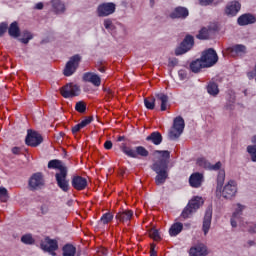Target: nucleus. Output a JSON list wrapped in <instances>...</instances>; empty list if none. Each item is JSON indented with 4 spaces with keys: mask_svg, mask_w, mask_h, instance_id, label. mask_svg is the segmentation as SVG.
<instances>
[{
    "mask_svg": "<svg viewBox=\"0 0 256 256\" xmlns=\"http://www.w3.org/2000/svg\"><path fill=\"white\" fill-rule=\"evenodd\" d=\"M31 39H33V34H31V32H29V31H24L23 38H20L19 41L21 43H24V45H27V43H29V41H31Z\"/></svg>",
    "mask_w": 256,
    "mask_h": 256,
    "instance_id": "37998d69",
    "label": "nucleus"
},
{
    "mask_svg": "<svg viewBox=\"0 0 256 256\" xmlns=\"http://www.w3.org/2000/svg\"><path fill=\"white\" fill-rule=\"evenodd\" d=\"M230 53L233 55H237L238 57H243V55H247V46L243 44H236L229 48Z\"/></svg>",
    "mask_w": 256,
    "mask_h": 256,
    "instance_id": "5701e85b",
    "label": "nucleus"
},
{
    "mask_svg": "<svg viewBox=\"0 0 256 256\" xmlns=\"http://www.w3.org/2000/svg\"><path fill=\"white\" fill-rule=\"evenodd\" d=\"M50 3H51L52 11L56 15H63V13L67 11L65 2H63V0H51Z\"/></svg>",
    "mask_w": 256,
    "mask_h": 256,
    "instance_id": "f3484780",
    "label": "nucleus"
},
{
    "mask_svg": "<svg viewBox=\"0 0 256 256\" xmlns=\"http://www.w3.org/2000/svg\"><path fill=\"white\" fill-rule=\"evenodd\" d=\"M179 61L177 58L170 59L168 62L169 67H177Z\"/></svg>",
    "mask_w": 256,
    "mask_h": 256,
    "instance_id": "864d4df0",
    "label": "nucleus"
},
{
    "mask_svg": "<svg viewBox=\"0 0 256 256\" xmlns=\"http://www.w3.org/2000/svg\"><path fill=\"white\" fill-rule=\"evenodd\" d=\"M154 155H159L157 160H154L151 165L152 171L156 173V185H164L169 178V159H171V152L168 150H156Z\"/></svg>",
    "mask_w": 256,
    "mask_h": 256,
    "instance_id": "f257e3e1",
    "label": "nucleus"
},
{
    "mask_svg": "<svg viewBox=\"0 0 256 256\" xmlns=\"http://www.w3.org/2000/svg\"><path fill=\"white\" fill-rule=\"evenodd\" d=\"M117 9V5L113 2H104L98 5L96 9V13L98 17H109V15H113L115 10Z\"/></svg>",
    "mask_w": 256,
    "mask_h": 256,
    "instance_id": "0eeeda50",
    "label": "nucleus"
},
{
    "mask_svg": "<svg viewBox=\"0 0 256 256\" xmlns=\"http://www.w3.org/2000/svg\"><path fill=\"white\" fill-rule=\"evenodd\" d=\"M207 246L202 243H198L190 248V256H206L207 255Z\"/></svg>",
    "mask_w": 256,
    "mask_h": 256,
    "instance_id": "dca6fc26",
    "label": "nucleus"
},
{
    "mask_svg": "<svg viewBox=\"0 0 256 256\" xmlns=\"http://www.w3.org/2000/svg\"><path fill=\"white\" fill-rule=\"evenodd\" d=\"M26 145L30 147H38L43 143V136L36 131L28 130V134L26 136Z\"/></svg>",
    "mask_w": 256,
    "mask_h": 256,
    "instance_id": "9b49d317",
    "label": "nucleus"
},
{
    "mask_svg": "<svg viewBox=\"0 0 256 256\" xmlns=\"http://www.w3.org/2000/svg\"><path fill=\"white\" fill-rule=\"evenodd\" d=\"M156 99L161 102V111H167V104L169 103V96L163 93H156Z\"/></svg>",
    "mask_w": 256,
    "mask_h": 256,
    "instance_id": "c85d7f7f",
    "label": "nucleus"
},
{
    "mask_svg": "<svg viewBox=\"0 0 256 256\" xmlns=\"http://www.w3.org/2000/svg\"><path fill=\"white\" fill-rule=\"evenodd\" d=\"M211 219H213V210L211 208H208L205 212L204 220H203V232L204 235H207L209 233V229H211Z\"/></svg>",
    "mask_w": 256,
    "mask_h": 256,
    "instance_id": "6ab92c4d",
    "label": "nucleus"
},
{
    "mask_svg": "<svg viewBox=\"0 0 256 256\" xmlns=\"http://www.w3.org/2000/svg\"><path fill=\"white\" fill-rule=\"evenodd\" d=\"M50 211H51V201H45L44 203H42V205L40 206V213L42 215H48Z\"/></svg>",
    "mask_w": 256,
    "mask_h": 256,
    "instance_id": "c9c22d12",
    "label": "nucleus"
},
{
    "mask_svg": "<svg viewBox=\"0 0 256 256\" xmlns=\"http://www.w3.org/2000/svg\"><path fill=\"white\" fill-rule=\"evenodd\" d=\"M75 110L78 113H85L87 111V104L83 101H79L75 105Z\"/></svg>",
    "mask_w": 256,
    "mask_h": 256,
    "instance_id": "c03bdc74",
    "label": "nucleus"
},
{
    "mask_svg": "<svg viewBox=\"0 0 256 256\" xmlns=\"http://www.w3.org/2000/svg\"><path fill=\"white\" fill-rule=\"evenodd\" d=\"M237 195V182L230 180L225 184L222 190V197L224 199H233Z\"/></svg>",
    "mask_w": 256,
    "mask_h": 256,
    "instance_id": "f8f14e48",
    "label": "nucleus"
},
{
    "mask_svg": "<svg viewBox=\"0 0 256 256\" xmlns=\"http://www.w3.org/2000/svg\"><path fill=\"white\" fill-rule=\"evenodd\" d=\"M8 29H9V24H7L6 22H2L0 24V37H3V35L7 33Z\"/></svg>",
    "mask_w": 256,
    "mask_h": 256,
    "instance_id": "09e8293b",
    "label": "nucleus"
},
{
    "mask_svg": "<svg viewBox=\"0 0 256 256\" xmlns=\"http://www.w3.org/2000/svg\"><path fill=\"white\" fill-rule=\"evenodd\" d=\"M41 248L43 251H46V253L56 256L57 253H55V251L59 249V244L57 243V240L46 238L45 241L41 243Z\"/></svg>",
    "mask_w": 256,
    "mask_h": 256,
    "instance_id": "ddd939ff",
    "label": "nucleus"
},
{
    "mask_svg": "<svg viewBox=\"0 0 256 256\" xmlns=\"http://www.w3.org/2000/svg\"><path fill=\"white\" fill-rule=\"evenodd\" d=\"M153 251H155V245L154 244L151 245L150 253H153Z\"/></svg>",
    "mask_w": 256,
    "mask_h": 256,
    "instance_id": "338daca9",
    "label": "nucleus"
},
{
    "mask_svg": "<svg viewBox=\"0 0 256 256\" xmlns=\"http://www.w3.org/2000/svg\"><path fill=\"white\" fill-rule=\"evenodd\" d=\"M104 27L108 31H113V29H115V25H113V21H111V19L104 20Z\"/></svg>",
    "mask_w": 256,
    "mask_h": 256,
    "instance_id": "de8ad7c7",
    "label": "nucleus"
},
{
    "mask_svg": "<svg viewBox=\"0 0 256 256\" xmlns=\"http://www.w3.org/2000/svg\"><path fill=\"white\" fill-rule=\"evenodd\" d=\"M200 5L207 7V5H211L213 3V0H198Z\"/></svg>",
    "mask_w": 256,
    "mask_h": 256,
    "instance_id": "5fc2aeb1",
    "label": "nucleus"
},
{
    "mask_svg": "<svg viewBox=\"0 0 256 256\" xmlns=\"http://www.w3.org/2000/svg\"><path fill=\"white\" fill-rule=\"evenodd\" d=\"M48 169H58L59 172L55 174L56 183L58 187L67 193L69 191V180H67V166L61 160H50L48 162Z\"/></svg>",
    "mask_w": 256,
    "mask_h": 256,
    "instance_id": "f03ea898",
    "label": "nucleus"
},
{
    "mask_svg": "<svg viewBox=\"0 0 256 256\" xmlns=\"http://www.w3.org/2000/svg\"><path fill=\"white\" fill-rule=\"evenodd\" d=\"M144 105L146 109H150L151 111L155 109V97L145 98Z\"/></svg>",
    "mask_w": 256,
    "mask_h": 256,
    "instance_id": "a19ab883",
    "label": "nucleus"
},
{
    "mask_svg": "<svg viewBox=\"0 0 256 256\" xmlns=\"http://www.w3.org/2000/svg\"><path fill=\"white\" fill-rule=\"evenodd\" d=\"M181 231H183V223L181 222L174 223L169 229L171 237H177Z\"/></svg>",
    "mask_w": 256,
    "mask_h": 256,
    "instance_id": "7c9ffc66",
    "label": "nucleus"
},
{
    "mask_svg": "<svg viewBox=\"0 0 256 256\" xmlns=\"http://www.w3.org/2000/svg\"><path fill=\"white\" fill-rule=\"evenodd\" d=\"M81 59L82 57L79 54L70 57L63 70L65 77H71V75L77 71L79 68V63H81Z\"/></svg>",
    "mask_w": 256,
    "mask_h": 256,
    "instance_id": "39448f33",
    "label": "nucleus"
},
{
    "mask_svg": "<svg viewBox=\"0 0 256 256\" xmlns=\"http://www.w3.org/2000/svg\"><path fill=\"white\" fill-rule=\"evenodd\" d=\"M189 183L191 187L199 188L201 187V184L203 183V174L196 172L192 174L189 178Z\"/></svg>",
    "mask_w": 256,
    "mask_h": 256,
    "instance_id": "4be33fe9",
    "label": "nucleus"
},
{
    "mask_svg": "<svg viewBox=\"0 0 256 256\" xmlns=\"http://www.w3.org/2000/svg\"><path fill=\"white\" fill-rule=\"evenodd\" d=\"M8 35L14 39H17V37L21 35V29L19 28V23H17V21L12 22L8 27Z\"/></svg>",
    "mask_w": 256,
    "mask_h": 256,
    "instance_id": "a878e982",
    "label": "nucleus"
},
{
    "mask_svg": "<svg viewBox=\"0 0 256 256\" xmlns=\"http://www.w3.org/2000/svg\"><path fill=\"white\" fill-rule=\"evenodd\" d=\"M207 68L203 62V60L197 59L196 61H193L190 64V69L193 73H199V71H201L202 69Z\"/></svg>",
    "mask_w": 256,
    "mask_h": 256,
    "instance_id": "c756f323",
    "label": "nucleus"
},
{
    "mask_svg": "<svg viewBox=\"0 0 256 256\" xmlns=\"http://www.w3.org/2000/svg\"><path fill=\"white\" fill-rule=\"evenodd\" d=\"M146 141H150L153 145H161L163 143V136L159 132H152L146 137Z\"/></svg>",
    "mask_w": 256,
    "mask_h": 256,
    "instance_id": "cd10ccee",
    "label": "nucleus"
},
{
    "mask_svg": "<svg viewBox=\"0 0 256 256\" xmlns=\"http://www.w3.org/2000/svg\"><path fill=\"white\" fill-rule=\"evenodd\" d=\"M35 9H38V10H41L43 9V3L42 2H39L35 5Z\"/></svg>",
    "mask_w": 256,
    "mask_h": 256,
    "instance_id": "680f3d73",
    "label": "nucleus"
},
{
    "mask_svg": "<svg viewBox=\"0 0 256 256\" xmlns=\"http://www.w3.org/2000/svg\"><path fill=\"white\" fill-rule=\"evenodd\" d=\"M149 235L154 241H159L161 239V235H159V230L157 229H151L149 231Z\"/></svg>",
    "mask_w": 256,
    "mask_h": 256,
    "instance_id": "49530a36",
    "label": "nucleus"
},
{
    "mask_svg": "<svg viewBox=\"0 0 256 256\" xmlns=\"http://www.w3.org/2000/svg\"><path fill=\"white\" fill-rule=\"evenodd\" d=\"M104 148L105 149H113V142H111V140H107L105 143H104Z\"/></svg>",
    "mask_w": 256,
    "mask_h": 256,
    "instance_id": "13d9d810",
    "label": "nucleus"
},
{
    "mask_svg": "<svg viewBox=\"0 0 256 256\" xmlns=\"http://www.w3.org/2000/svg\"><path fill=\"white\" fill-rule=\"evenodd\" d=\"M215 31V28H212L211 26L202 28L199 33L196 35L197 39H200L202 41H205L211 37V34Z\"/></svg>",
    "mask_w": 256,
    "mask_h": 256,
    "instance_id": "b1692460",
    "label": "nucleus"
},
{
    "mask_svg": "<svg viewBox=\"0 0 256 256\" xmlns=\"http://www.w3.org/2000/svg\"><path fill=\"white\" fill-rule=\"evenodd\" d=\"M138 155L140 157H149V151L143 146H138L136 147V158Z\"/></svg>",
    "mask_w": 256,
    "mask_h": 256,
    "instance_id": "79ce46f5",
    "label": "nucleus"
},
{
    "mask_svg": "<svg viewBox=\"0 0 256 256\" xmlns=\"http://www.w3.org/2000/svg\"><path fill=\"white\" fill-rule=\"evenodd\" d=\"M22 243L25 245H33L35 243V240L33 239V236L31 234H25L21 237Z\"/></svg>",
    "mask_w": 256,
    "mask_h": 256,
    "instance_id": "a18cd8bd",
    "label": "nucleus"
},
{
    "mask_svg": "<svg viewBox=\"0 0 256 256\" xmlns=\"http://www.w3.org/2000/svg\"><path fill=\"white\" fill-rule=\"evenodd\" d=\"M150 256H157V251L150 252Z\"/></svg>",
    "mask_w": 256,
    "mask_h": 256,
    "instance_id": "774afa93",
    "label": "nucleus"
},
{
    "mask_svg": "<svg viewBox=\"0 0 256 256\" xmlns=\"http://www.w3.org/2000/svg\"><path fill=\"white\" fill-rule=\"evenodd\" d=\"M201 205H203V198H193L182 211V217L184 219H189V217H191V215H193V213H195V211H197V209H199Z\"/></svg>",
    "mask_w": 256,
    "mask_h": 256,
    "instance_id": "20e7f679",
    "label": "nucleus"
},
{
    "mask_svg": "<svg viewBox=\"0 0 256 256\" xmlns=\"http://www.w3.org/2000/svg\"><path fill=\"white\" fill-rule=\"evenodd\" d=\"M253 145H249L247 147V151L252 159V161L256 162V135L252 138Z\"/></svg>",
    "mask_w": 256,
    "mask_h": 256,
    "instance_id": "473e14b6",
    "label": "nucleus"
},
{
    "mask_svg": "<svg viewBox=\"0 0 256 256\" xmlns=\"http://www.w3.org/2000/svg\"><path fill=\"white\" fill-rule=\"evenodd\" d=\"M201 61L204 62V66L206 68L213 67V65H217V61H219V56L217 52L210 48L202 53Z\"/></svg>",
    "mask_w": 256,
    "mask_h": 256,
    "instance_id": "423d86ee",
    "label": "nucleus"
},
{
    "mask_svg": "<svg viewBox=\"0 0 256 256\" xmlns=\"http://www.w3.org/2000/svg\"><path fill=\"white\" fill-rule=\"evenodd\" d=\"M239 11H241V3L238 1H232L226 6L225 13L230 17H235Z\"/></svg>",
    "mask_w": 256,
    "mask_h": 256,
    "instance_id": "a211bd4d",
    "label": "nucleus"
},
{
    "mask_svg": "<svg viewBox=\"0 0 256 256\" xmlns=\"http://www.w3.org/2000/svg\"><path fill=\"white\" fill-rule=\"evenodd\" d=\"M91 121H93V117H87L86 119L82 120L79 124L80 127H82V129L84 127H87V125H89L91 123Z\"/></svg>",
    "mask_w": 256,
    "mask_h": 256,
    "instance_id": "8fccbe9b",
    "label": "nucleus"
},
{
    "mask_svg": "<svg viewBox=\"0 0 256 256\" xmlns=\"http://www.w3.org/2000/svg\"><path fill=\"white\" fill-rule=\"evenodd\" d=\"M123 153H125V155H127L128 157H132L133 159H137V152H136V148L133 150L127 146H124L122 148Z\"/></svg>",
    "mask_w": 256,
    "mask_h": 256,
    "instance_id": "58836bf2",
    "label": "nucleus"
},
{
    "mask_svg": "<svg viewBox=\"0 0 256 256\" xmlns=\"http://www.w3.org/2000/svg\"><path fill=\"white\" fill-rule=\"evenodd\" d=\"M82 126L80 124H76L75 126L72 127V133H79L81 131Z\"/></svg>",
    "mask_w": 256,
    "mask_h": 256,
    "instance_id": "6e6d98bb",
    "label": "nucleus"
},
{
    "mask_svg": "<svg viewBox=\"0 0 256 256\" xmlns=\"http://www.w3.org/2000/svg\"><path fill=\"white\" fill-rule=\"evenodd\" d=\"M111 221H113V214L108 212L102 215L99 223L100 225H107V223H111Z\"/></svg>",
    "mask_w": 256,
    "mask_h": 256,
    "instance_id": "e433bc0d",
    "label": "nucleus"
},
{
    "mask_svg": "<svg viewBox=\"0 0 256 256\" xmlns=\"http://www.w3.org/2000/svg\"><path fill=\"white\" fill-rule=\"evenodd\" d=\"M104 91L106 93L107 101H109V99H113V97H115V92H113V90H111V88H106Z\"/></svg>",
    "mask_w": 256,
    "mask_h": 256,
    "instance_id": "603ef678",
    "label": "nucleus"
},
{
    "mask_svg": "<svg viewBox=\"0 0 256 256\" xmlns=\"http://www.w3.org/2000/svg\"><path fill=\"white\" fill-rule=\"evenodd\" d=\"M248 232L251 233L252 235L256 233V223L254 224V226L249 228Z\"/></svg>",
    "mask_w": 256,
    "mask_h": 256,
    "instance_id": "052dcab7",
    "label": "nucleus"
},
{
    "mask_svg": "<svg viewBox=\"0 0 256 256\" xmlns=\"http://www.w3.org/2000/svg\"><path fill=\"white\" fill-rule=\"evenodd\" d=\"M196 164L198 167H202L203 169H209L211 162L207 161V159L201 157L196 160Z\"/></svg>",
    "mask_w": 256,
    "mask_h": 256,
    "instance_id": "ea45409f",
    "label": "nucleus"
},
{
    "mask_svg": "<svg viewBox=\"0 0 256 256\" xmlns=\"http://www.w3.org/2000/svg\"><path fill=\"white\" fill-rule=\"evenodd\" d=\"M100 255H107V249H102L99 251Z\"/></svg>",
    "mask_w": 256,
    "mask_h": 256,
    "instance_id": "69168bd1",
    "label": "nucleus"
},
{
    "mask_svg": "<svg viewBox=\"0 0 256 256\" xmlns=\"http://www.w3.org/2000/svg\"><path fill=\"white\" fill-rule=\"evenodd\" d=\"M255 21H256L255 16L251 14H243L238 18V24L241 26L251 25L255 23Z\"/></svg>",
    "mask_w": 256,
    "mask_h": 256,
    "instance_id": "bb28decb",
    "label": "nucleus"
},
{
    "mask_svg": "<svg viewBox=\"0 0 256 256\" xmlns=\"http://www.w3.org/2000/svg\"><path fill=\"white\" fill-rule=\"evenodd\" d=\"M72 187H74V189H77V191H83V189L87 187V179L81 176H75L72 179Z\"/></svg>",
    "mask_w": 256,
    "mask_h": 256,
    "instance_id": "412c9836",
    "label": "nucleus"
},
{
    "mask_svg": "<svg viewBox=\"0 0 256 256\" xmlns=\"http://www.w3.org/2000/svg\"><path fill=\"white\" fill-rule=\"evenodd\" d=\"M222 163L221 162H217L216 164H214V165H212L211 163H210V167L208 168L209 169V171H219V169H221V167H222Z\"/></svg>",
    "mask_w": 256,
    "mask_h": 256,
    "instance_id": "3c124183",
    "label": "nucleus"
},
{
    "mask_svg": "<svg viewBox=\"0 0 256 256\" xmlns=\"http://www.w3.org/2000/svg\"><path fill=\"white\" fill-rule=\"evenodd\" d=\"M246 208L247 207L245 205H242L241 203L236 204L235 210L230 220L231 227L233 228L237 227V220L241 219V216L243 215V211H245Z\"/></svg>",
    "mask_w": 256,
    "mask_h": 256,
    "instance_id": "4468645a",
    "label": "nucleus"
},
{
    "mask_svg": "<svg viewBox=\"0 0 256 256\" xmlns=\"http://www.w3.org/2000/svg\"><path fill=\"white\" fill-rule=\"evenodd\" d=\"M179 78L183 81L184 79H187V73L184 70H180L178 72Z\"/></svg>",
    "mask_w": 256,
    "mask_h": 256,
    "instance_id": "4d7b16f0",
    "label": "nucleus"
},
{
    "mask_svg": "<svg viewBox=\"0 0 256 256\" xmlns=\"http://www.w3.org/2000/svg\"><path fill=\"white\" fill-rule=\"evenodd\" d=\"M60 93L64 99H69L71 97H77L81 93V89L76 84L69 83L60 88Z\"/></svg>",
    "mask_w": 256,
    "mask_h": 256,
    "instance_id": "6e6552de",
    "label": "nucleus"
},
{
    "mask_svg": "<svg viewBox=\"0 0 256 256\" xmlns=\"http://www.w3.org/2000/svg\"><path fill=\"white\" fill-rule=\"evenodd\" d=\"M247 244H248L249 247H255V241H253V240H249L247 242Z\"/></svg>",
    "mask_w": 256,
    "mask_h": 256,
    "instance_id": "0e129e2a",
    "label": "nucleus"
},
{
    "mask_svg": "<svg viewBox=\"0 0 256 256\" xmlns=\"http://www.w3.org/2000/svg\"><path fill=\"white\" fill-rule=\"evenodd\" d=\"M225 183V170H220L217 177V191H221Z\"/></svg>",
    "mask_w": 256,
    "mask_h": 256,
    "instance_id": "72a5a7b5",
    "label": "nucleus"
},
{
    "mask_svg": "<svg viewBox=\"0 0 256 256\" xmlns=\"http://www.w3.org/2000/svg\"><path fill=\"white\" fill-rule=\"evenodd\" d=\"M247 77H248V79H250V80H251V79H255L256 74H255L254 70L248 72V73H247Z\"/></svg>",
    "mask_w": 256,
    "mask_h": 256,
    "instance_id": "bf43d9fd",
    "label": "nucleus"
},
{
    "mask_svg": "<svg viewBox=\"0 0 256 256\" xmlns=\"http://www.w3.org/2000/svg\"><path fill=\"white\" fill-rule=\"evenodd\" d=\"M170 19H187L189 17V10L185 7H176L170 14Z\"/></svg>",
    "mask_w": 256,
    "mask_h": 256,
    "instance_id": "2eb2a0df",
    "label": "nucleus"
},
{
    "mask_svg": "<svg viewBox=\"0 0 256 256\" xmlns=\"http://www.w3.org/2000/svg\"><path fill=\"white\" fill-rule=\"evenodd\" d=\"M132 217L133 211L131 210H122L121 212L116 214V219H118V221H121V223H127L128 221H131Z\"/></svg>",
    "mask_w": 256,
    "mask_h": 256,
    "instance_id": "393cba45",
    "label": "nucleus"
},
{
    "mask_svg": "<svg viewBox=\"0 0 256 256\" xmlns=\"http://www.w3.org/2000/svg\"><path fill=\"white\" fill-rule=\"evenodd\" d=\"M29 187L31 191H37L45 187V179L43 178V173H34L29 179Z\"/></svg>",
    "mask_w": 256,
    "mask_h": 256,
    "instance_id": "1a4fd4ad",
    "label": "nucleus"
},
{
    "mask_svg": "<svg viewBox=\"0 0 256 256\" xmlns=\"http://www.w3.org/2000/svg\"><path fill=\"white\" fill-rule=\"evenodd\" d=\"M83 80L87 83H92L95 87H99L101 85V77L93 72H87L83 75Z\"/></svg>",
    "mask_w": 256,
    "mask_h": 256,
    "instance_id": "aec40b11",
    "label": "nucleus"
},
{
    "mask_svg": "<svg viewBox=\"0 0 256 256\" xmlns=\"http://www.w3.org/2000/svg\"><path fill=\"white\" fill-rule=\"evenodd\" d=\"M12 153H14V155H19V148L14 147V148L12 149Z\"/></svg>",
    "mask_w": 256,
    "mask_h": 256,
    "instance_id": "e2e57ef3",
    "label": "nucleus"
},
{
    "mask_svg": "<svg viewBox=\"0 0 256 256\" xmlns=\"http://www.w3.org/2000/svg\"><path fill=\"white\" fill-rule=\"evenodd\" d=\"M184 129H185V120L183 119V117L178 116L174 118L173 127L168 134L169 139H171V141H175V139H179Z\"/></svg>",
    "mask_w": 256,
    "mask_h": 256,
    "instance_id": "7ed1b4c3",
    "label": "nucleus"
},
{
    "mask_svg": "<svg viewBox=\"0 0 256 256\" xmlns=\"http://www.w3.org/2000/svg\"><path fill=\"white\" fill-rule=\"evenodd\" d=\"M0 201L2 203H7V201H9V192L7 191V188L0 187Z\"/></svg>",
    "mask_w": 256,
    "mask_h": 256,
    "instance_id": "4c0bfd02",
    "label": "nucleus"
},
{
    "mask_svg": "<svg viewBox=\"0 0 256 256\" xmlns=\"http://www.w3.org/2000/svg\"><path fill=\"white\" fill-rule=\"evenodd\" d=\"M194 44L195 40L193 39V36H186L183 42L180 44V46L176 48L175 55H185L187 51H191Z\"/></svg>",
    "mask_w": 256,
    "mask_h": 256,
    "instance_id": "9d476101",
    "label": "nucleus"
},
{
    "mask_svg": "<svg viewBox=\"0 0 256 256\" xmlns=\"http://www.w3.org/2000/svg\"><path fill=\"white\" fill-rule=\"evenodd\" d=\"M77 253V248L71 244H66L62 248V256H75Z\"/></svg>",
    "mask_w": 256,
    "mask_h": 256,
    "instance_id": "2f4dec72",
    "label": "nucleus"
},
{
    "mask_svg": "<svg viewBox=\"0 0 256 256\" xmlns=\"http://www.w3.org/2000/svg\"><path fill=\"white\" fill-rule=\"evenodd\" d=\"M207 91L209 95H218L219 94V86H217V83L210 82L207 87Z\"/></svg>",
    "mask_w": 256,
    "mask_h": 256,
    "instance_id": "f704fd0d",
    "label": "nucleus"
}]
</instances>
